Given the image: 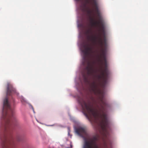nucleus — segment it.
Masks as SVG:
<instances>
[{
    "label": "nucleus",
    "mask_w": 148,
    "mask_h": 148,
    "mask_svg": "<svg viewBox=\"0 0 148 148\" xmlns=\"http://www.w3.org/2000/svg\"><path fill=\"white\" fill-rule=\"evenodd\" d=\"M14 109L10 106L8 99L4 100L2 112L3 122L0 127L1 148H12L14 140L11 135L14 126L18 120L14 116Z\"/></svg>",
    "instance_id": "1"
},
{
    "label": "nucleus",
    "mask_w": 148,
    "mask_h": 148,
    "mask_svg": "<svg viewBox=\"0 0 148 148\" xmlns=\"http://www.w3.org/2000/svg\"><path fill=\"white\" fill-rule=\"evenodd\" d=\"M98 140V137L94 136L90 139V141L85 140L84 148H99L97 144Z\"/></svg>",
    "instance_id": "2"
},
{
    "label": "nucleus",
    "mask_w": 148,
    "mask_h": 148,
    "mask_svg": "<svg viewBox=\"0 0 148 148\" xmlns=\"http://www.w3.org/2000/svg\"><path fill=\"white\" fill-rule=\"evenodd\" d=\"M84 49L83 51L84 54V58L86 60V57L93 52V47L91 45L87 44L84 46Z\"/></svg>",
    "instance_id": "3"
},
{
    "label": "nucleus",
    "mask_w": 148,
    "mask_h": 148,
    "mask_svg": "<svg viewBox=\"0 0 148 148\" xmlns=\"http://www.w3.org/2000/svg\"><path fill=\"white\" fill-rule=\"evenodd\" d=\"M95 62L94 61H88L87 63V66L86 68V69L87 71V74L88 75H92L94 74L95 70L94 69V64Z\"/></svg>",
    "instance_id": "4"
},
{
    "label": "nucleus",
    "mask_w": 148,
    "mask_h": 148,
    "mask_svg": "<svg viewBox=\"0 0 148 148\" xmlns=\"http://www.w3.org/2000/svg\"><path fill=\"white\" fill-rule=\"evenodd\" d=\"M86 34L87 35L88 38L89 40L94 43L96 42V38L92 35V30L91 28H89L86 30Z\"/></svg>",
    "instance_id": "5"
},
{
    "label": "nucleus",
    "mask_w": 148,
    "mask_h": 148,
    "mask_svg": "<svg viewBox=\"0 0 148 148\" xmlns=\"http://www.w3.org/2000/svg\"><path fill=\"white\" fill-rule=\"evenodd\" d=\"M76 132L80 136L82 137L86 135V129L84 127H79L76 130Z\"/></svg>",
    "instance_id": "6"
},
{
    "label": "nucleus",
    "mask_w": 148,
    "mask_h": 148,
    "mask_svg": "<svg viewBox=\"0 0 148 148\" xmlns=\"http://www.w3.org/2000/svg\"><path fill=\"white\" fill-rule=\"evenodd\" d=\"M7 88L6 94L7 95H10L16 92L15 89L13 87L12 85L9 83L8 84Z\"/></svg>",
    "instance_id": "7"
},
{
    "label": "nucleus",
    "mask_w": 148,
    "mask_h": 148,
    "mask_svg": "<svg viewBox=\"0 0 148 148\" xmlns=\"http://www.w3.org/2000/svg\"><path fill=\"white\" fill-rule=\"evenodd\" d=\"M84 79L85 80H87V76L86 75V74L84 73H82Z\"/></svg>",
    "instance_id": "8"
},
{
    "label": "nucleus",
    "mask_w": 148,
    "mask_h": 148,
    "mask_svg": "<svg viewBox=\"0 0 148 148\" xmlns=\"http://www.w3.org/2000/svg\"><path fill=\"white\" fill-rule=\"evenodd\" d=\"M86 7V4H84L83 5L82 10L85 11Z\"/></svg>",
    "instance_id": "9"
},
{
    "label": "nucleus",
    "mask_w": 148,
    "mask_h": 148,
    "mask_svg": "<svg viewBox=\"0 0 148 148\" xmlns=\"http://www.w3.org/2000/svg\"><path fill=\"white\" fill-rule=\"evenodd\" d=\"M16 139L18 141H20L21 140V137L20 136H18Z\"/></svg>",
    "instance_id": "10"
},
{
    "label": "nucleus",
    "mask_w": 148,
    "mask_h": 148,
    "mask_svg": "<svg viewBox=\"0 0 148 148\" xmlns=\"http://www.w3.org/2000/svg\"><path fill=\"white\" fill-rule=\"evenodd\" d=\"M76 0L78 1H80V0Z\"/></svg>",
    "instance_id": "11"
}]
</instances>
